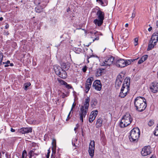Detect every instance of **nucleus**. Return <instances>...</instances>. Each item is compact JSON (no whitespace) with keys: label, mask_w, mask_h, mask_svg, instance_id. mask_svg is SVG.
<instances>
[{"label":"nucleus","mask_w":158,"mask_h":158,"mask_svg":"<svg viewBox=\"0 0 158 158\" xmlns=\"http://www.w3.org/2000/svg\"><path fill=\"white\" fill-rule=\"evenodd\" d=\"M134 105L137 111L140 112L143 111L147 107L145 99L143 97H137L134 100Z\"/></svg>","instance_id":"nucleus-1"},{"label":"nucleus","mask_w":158,"mask_h":158,"mask_svg":"<svg viewBox=\"0 0 158 158\" xmlns=\"http://www.w3.org/2000/svg\"><path fill=\"white\" fill-rule=\"evenodd\" d=\"M103 20L98 19L94 20V23L96 26L98 27L101 26L103 23Z\"/></svg>","instance_id":"nucleus-22"},{"label":"nucleus","mask_w":158,"mask_h":158,"mask_svg":"<svg viewBox=\"0 0 158 158\" xmlns=\"http://www.w3.org/2000/svg\"><path fill=\"white\" fill-rule=\"evenodd\" d=\"M114 58L112 56L108 57L104 60L100 61V64L102 66H105L106 67L112 65L114 63Z\"/></svg>","instance_id":"nucleus-7"},{"label":"nucleus","mask_w":158,"mask_h":158,"mask_svg":"<svg viewBox=\"0 0 158 158\" xmlns=\"http://www.w3.org/2000/svg\"><path fill=\"white\" fill-rule=\"evenodd\" d=\"M3 55L2 53L0 52V65L2 64V61L3 60Z\"/></svg>","instance_id":"nucleus-34"},{"label":"nucleus","mask_w":158,"mask_h":158,"mask_svg":"<svg viewBox=\"0 0 158 158\" xmlns=\"http://www.w3.org/2000/svg\"><path fill=\"white\" fill-rule=\"evenodd\" d=\"M78 126H79V125H78V124H77L76 125V127L74 128V130L75 131L76 133V130L78 128Z\"/></svg>","instance_id":"nucleus-43"},{"label":"nucleus","mask_w":158,"mask_h":158,"mask_svg":"<svg viewBox=\"0 0 158 158\" xmlns=\"http://www.w3.org/2000/svg\"><path fill=\"white\" fill-rule=\"evenodd\" d=\"M144 61H143L142 60V59L141 58L138 61V64H141Z\"/></svg>","instance_id":"nucleus-42"},{"label":"nucleus","mask_w":158,"mask_h":158,"mask_svg":"<svg viewBox=\"0 0 158 158\" xmlns=\"http://www.w3.org/2000/svg\"><path fill=\"white\" fill-rule=\"evenodd\" d=\"M98 113V111L95 110L92 111L90 113L89 116V123H92Z\"/></svg>","instance_id":"nucleus-12"},{"label":"nucleus","mask_w":158,"mask_h":158,"mask_svg":"<svg viewBox=\"0 0 158 158\" xmlns=\"http://www.w3.org/2000/svg\"><path fill=\"white\" fill-rule=\"evenodd\" d=\"M87 67H86V66H84V67H83V68L82 69V70L84 72H85L87 70Z\"/></svg>","instance_id":"nucleus-39"},{"label":"nucleus","mask_w":158,"mask_h":158,"mask_svg":"<svg viewBox=\"0 0 158 158\" xmlns=\"http://www.w3.org/2000/svg\"><path fill=\"white\" fill-rule=\"evenodd\" d=\"M14 64L13 63H10V65L11 66H13Z\"/></svg>","instance_id":"nucleus-49"},{"label":"nucleus","mask_w":158,"mask_h":158,"mask_svg":"<svg viewBox=\"0 0 158 158\" xmlns=\"http://www.w3.org/2000/svg\"><path fill=\"white\" fill-rule=\"evenodd\" d=\"M9 66V64H6L4 66H5V67H8Z\"/></svg>","instance_id":"nucleus-48"},{"label":"nucleus","mask_w":158,"mask_h":158,"mask_svg":"<svg viewBox=\"0 0 158 158\" xmlns=\"http://www.w3.org/2000/svg\"><path fill=\"white\" fill-rule=\"evenodd\" d=\"M154 134L156 136H158V128L156 127L155 129Z\"/></svg>","instance_id":"nucleus-37"},{"label":"nucleus","mask_w":158,"mask_h":158,"mask_svg":"<svg viewBox=\"0 0 158 158\" xmlns=\"http://www.w3.org/2000/svg\"><path fill=\"white\" fill-rule=\"evenodd\" d=\"M103 119L101 118H99L96 121L95 124L96 127L98 128L102 127L103 125Z\"/></svg>","instance_id":"nucleus-19"},{"label":"nucleus","mask_w":158,"mask_h":158,"mask_svg":"<svg viewBox=\"0 0 158 158\" xmlns=\"http://www.w3.org/2000/svg\"><path fill=\"white\" fill-rule=\"evenodd\" d=\"M154 124V121L153 120H151L148 122V125L151 127Z\"/></svg>","instance_id":"nucleus-35"},{"label":"nucleus","mask_w":158,"mask_h":158,"mask_svg":"<svg viewBox=\"0 0 158 158\" xmlns=\"http://www.w3.org/2000/svg\"><path fill=\"white\" fill-rule=\"evenodd\" d=\"M10 61L9 60L7 61L6 63V64H10Z\"/></svg>","instance_id":"nucleus-47"},{"label":"nucleus","mask_w":158,"mask_h":158,"mask_svg":"<svg viewBox=\"0 0 158 158\" xmlns=\"http://www.w3.org/2000/svg\"><path fill=\"white\" fill-rule=\"evenodd\" d=\"M48 153L46 155V157H47V158H49V156H50V152L49 149H48Z\"/></svg>","instance_id":"nucleus-40"},{"label":"nucleus","mask_w":158,"mask_h":158,"mask_svg":"<svg viewBox=\"0 0 158 158\" xmlns=\"http://www.w3.org/2000/svg\"><path fill=\"white\" fill-rule=\"evenodd\" d=\"M135 16V14H134L133 13L132 14V17L133 18H134Z\"/></svg>","instance_id":"nucleus-50"},{"label":"nucleus","mask_w":158,"mask_h":158,"mask_svg":"<svg viewBox=\"0 0 158 158\" xmlns=\"http://www.w3.org/2000/svg\"><path fill=\"white\" fill-rule=\"evenodd\" d=\"M3 19V18L2 17H0V21H2Z\"/></svg>","instance_id":"nucleus-52"},{"label":"nucleus","mask_w":158,"mask_h":158,"mask_svg":"<svg viewBox=\"0 0 158 158\" xmlns=\"http://www.w3.org/2000/svg\"><path fill=\"white\" fill-rule=\"evenodd\" d=\"M124 79V77L120 74H119L117 77L115 85L118 87L120 86L122 83V82Z\"/></svg>","instance_id":"nucleus-15"},{"label":"nucleus","mask_w":158,"mask_h":158,"mask_svg":"<svg viewBox=\"0 0 158 158\" xmlns=\"http://www.w3.org/2000/svg\"><path fill=\"white\" fill-rule=\"evenodd\" d=\"M138 39L137 38H135L134 39V45L135 46H136L138 44Z\"/></svg>","instance_id":"nucleus-38"},{"label":"nucleus","mask_w":158,"mask_h":158,"mask_svg":"<svg viewBox=\"0 0 158 158\" xmlns=\"http://www.w3.org/2000/svg\"><path fill=\"white\" fill-rule=\"evenodd\" d=\"M90 101V98L89 97H87L85 99V102L84 103V107L87 109H88L89 104V102Z\"/></svg>","instance_id":"nucleus-25"},{"label":"nucleus","mask_w":158,"mask_h":158,"mask_svg":"<svg viewBox=\"0 0 158 158\" xmlns=\"http://www.w3.org/2000/svg\"><path fill=\"white\" fill-rule=\"evenodd\" d=\"M35 11H36V12H37L40 13V12H41L42 11V9H41V10H40L38 8H35Z\"/></svg>","instance_id":"nucleus-41"},{"label":"nucleus","mask_w":158,"mask_h":158,"mask_svg":"<svg viewBox=\"0 0 158 158\" xmlns=\"http://www.w3.org/2000/svg\"><path fill=\"white\" fill-rule=\"evenodd\" d=\"M27 152L25 150H23V152L22 158H26L27 157Z\"/></svg>","instance_id":"nucleus-32"},{"label":"nucleus","mask_w":158,"mask_h":158,"mask_svg":"<svg viewBox=\"0 0 158 158\" xmlns=\"http://www.w3.org/2000/svg\"><path fill=\"white\" fill-rule=\"evenodd\" d=\"M94 80L92 77H89L86 81L85 84V92L87 93L90 89L92 82Z\"/></svg>","instance_id":"nucleus-9"},{"label":"nucleus","mask_w":158,"mask_h":158,"mask_svg":"<svg viewBox=\"0 0 158 158\" xmlns=\"http://www.w3.org/2000/svg\"><path fill=\"white\" fill-rule=\"evenodd\" d=\"M98 103L97 100L96 99H94L92 100L91 102V106L93 108H95Z\"/></svg>","instance_id":"nucleus-27"},{"label":"nucleus","mask_w":158,"mask_h":158,"mask_svg":"<svg viewBox=\"0 0 158 158\" xmlns=\"http://www.w3.org/2000/svg\"><path fill=\"white\" fill-rule=\"evenodd\" d=\"M54 69L55 73L57 75L60 74V72L62 69L59 65H56L54 66Z\"/></svg>","instance_id":"nucleus-21"},{"label":"nucleus","mask_w":158,"mask_h":158,"mask_svg":"<svg viewBox=\"0 0 158 158\" xmlns=\"http://www.w3.org/2000/svg\"><path fill=\"white\" fill-rule=\"evenodd\" d=\"M9 27V24H7L5 26V28L6 29H8Z\"/></svg>","instance_id":"nucleus-45"},{"label":"nucleus","mask_w":158,"mask_h":158,"mask_svg":"<svg viewBox=\"0 0 158 158\" xmlns=\"http://www.w3.org/2000/svg\"><path fill=\"white\" fill-rule=\"evenodd\" d=\"M97 19L103 20L104 19L105 14L103 12L98 10L97 12Z\"/></svg>","instance_id":"nucleus-18"},{"label":"nucleus","mask_w":158,"mask_h":158,"mask_svg":"<svg viewBox=\"0 0 158 158\" xmlns=\"http://www.w3.org/2000/svg\"><path fill=\"white\" fill-rule=\"evenodd\" d=\"M91 44V42H90V43H89L87 45H86V46H89V45H90Z\"/></svg>","instance_id":"nucleus-53"},{"label":"nucleus","mask_w":158,"mask_h":158,"mask_svg":"<svg viewBox=\"0 0 158 158\" xmlns=\"http://www.w3.org/2000/svg\"><path fill=\"white\" fill-rule=\"evenodd\" d=\"M152 30V27L151 26H150V27L148 29V30L149 31H151Z\"/></svg>","instance_id":"nucleus-44"},{"label":"nucleus","mask_w":158,"mask_h":158,"mask_svg":"<svg viewBox=\"0 0 158 158\" xmlns=\"http://www.w3.org/2000/svg\"><path fill=\"white\" fill-rule=\"evenodd\" d=\"M95 149V142L94 140L91 141L89 148V153L91 157L94 156Z\"/></svg>","instance_id":"nucleus-10"},{"label":"nucleus","mask_w":158,"mask_h":158,"mask_svg":"<svg viewBox=\"0 0 158 158\" xmlns=\"http://www.w3.org/2000/svg\"><path fill=\"white\" fill-rule=\"evenodd\" d=\"M58 75L60 77L63 79H65L67 77V73L63 69H62L60 72V74H58Z\"/></svg>","instance_id":"nucleus-20"},{"label":"nucleus","mask_w":158,"mask_h":158,"mask_svg":"<svg viewBox=\"0 0 158 158\" xmlns=\"http://www.w3.org/2000/svg\"><path fill=\"white\" fill-rule=\"evenodd\" d=\"M31 84L30 82H27L24 84V89L25 90H27V88L29 86H30Z\"/></svg>","instance_id":"nucleus-30"},{"label":"nucleus","mask_w":158,"mask_h":158,"mask_svg":"<svg viewBox=\"0 0 158 158\" xmlns=\"http://www.w3.org/2000/svg\"><path fill=\"white\" fill-rule=\"evenodd\" d=\"M93 85L95 89L100 91L102 88V85L100 81L99 80L95 81L93 83Z\"/></svg>","instance_id":"nucleus-14"},{"label":"nucleus","mask_w":158,"mask_h":158,"mask_svg":"<svg viewBox=\"0 0 158 158\" xmlns=\"http://www.w3.org/2000/svg\"><path fill=\"white\" fill-rule=\"evenodd\" d=\"M90 51H91V52L92 53L93 52V50L92 49H90Z\"/></svg>","instance_id":"nucleus-57"},{"label":"nucleus","mask_w":158,"mask_h":158,"mask_svg":"<svg viewBox=\"0 0 158 158\" xmlns=\"http://www.w3.org/2000/svg\"><path fill=\"white\" fill-rule=\"evenodd\" d=\"M69 10V8L67 10V12H68V10Z\"/></svg>","instance_id":"nucleus-59"},{"label":"nucleus","mask_w":158,"mask_h":158,"mask_svg":"<svg viewBox=\"0 0 158 158\" xmlns=\"http://www.w3.org/2000/svg\"><path fill=\"white\" fill-rule=\"evenodd\" d=\"M60 82L61 84L64 85L67 89H69L72 88V87L70 85L68 84L66 82L64 81L61 80L60 81Z\"/></svg>","instance_id":"nucleus-26"},{"label":"nucleus","mask_w":158,"mask_h":158,"mask_svg":"<svg viewBox=\"0 0 158 158\" xmlns=\"http://www.w3.org/2000/svg\"><path fill=\"white\" fill-rule=\"evenodd\" d=\"M61 66L62 69L66 70L68 69L70 67V64L68 62L62 63L61 64Z\"/></svg>","instance_id":"nucleus-23"},{"label":"nucleus","mask_w":158,"mask_h":158,"mask_svg":"<svg viewBox=\"0 0 158 158\" xmlns=\"http://www.w3.org/2000/svg\"><path fill=\"white\" fill-rule=\"evenodd\" d=\"M150 89L152 92H157L158 91V83L154 82L152 83L150 87Z\"/></svg>","instance_id":"nucleus-13"},{"label":"nucleus","mask_w":158,"mask_h":158,"mask_svg":"<svg viewBox=\"0 0 158 158\" xmlns=\"http://www.w3.org/2000/svg\"><path fill=\"white\" fill-rule=\"evenodd\" d=\"M88 109L85 108L83 106H81L79 111V116L80 119L82 123L83 121V118H85L87 114Z\"/></svg>","instance_id":"nucleus-8"},{"label":"nucleus","mask_w":158,"mask_h":158,"mask_svg":"<svg viewBox=\"0 0 158 158\" xmlns=\"http://www.w3.org/2000/svg\"><path fill=\"white\" fill-rule=\"evenodd\" d=\"M64 96H65V95H63L62 96V98H64Z\"/></svg>","instance_id":"nucleus-54"},{"label":"nucleus","mask_w":158,"mask_h":158,"mask_svg":"<svg viewBox=\"0 0 158 158\" xmlns=\"http://www.w3.org/2000/svg\"><path fill=\"white\" fill-rule=\"evenodd\" d=\"M74 51L77 54H79L81 52V49L80 48H75L74 50Z\"/></svg>","instance_id":"nucleus-33"},{"label":"nucleus","mask_w":158,"mask_h":158,"mask_svg":"<svg viewBox=\"0 0 158 158\" xmlns=\"http://www.w3.org/2000/svg\"><path fill=\"white\" fill-rule=\"evenodd\" d=\"M129 90V82L127 79H125L123 84L119 96L121 98H124L126 96Z\"/></svg>","instance_id":"nucleus-4"},{"label":"nucleus","mask_w":158,"mask_h":158,"mask_svg":"<svg viewBox=\"0 0 158 158\" xmlns=\"http://www.w3.org/2000/svg\"><path fill=\"white\" fill-rule=\"evenodd\" d=\"M52 149H55L56 148V140L55 139H53L52 142Z\"/></svg>","instance_id":"nucleus-31"},{"label":"nucleus","mask_w":158,"mask_h":158,"mask_svg":"<svg viewBox=\"0 0 158 158\" xmlns=\"http://www.w3.org/2000/svg\"><path fill=\"white\" fill-rule=\"evenodd\" d=\"M3 64H5V63L4 62H3Z\"/></svg>","instance_id":"nucleus-60"},{"label":"nucleus","mask_w":158,"mask_h":158,"mask_svg":"<svg viewBox=\"0 0 158 158\" xmlns=\"http://www.w3.org/2000/svg\"><path fill=\"white\" fill-rule=\"evenodd\" d=\"M77 138H76V137H75V138H73L72 139V143L73 145L74 146H75V147L77 146V145H76V142H77Z\"/></svg>","instance_id":"nucleus-29"},{"label":"nucleus","mask_w":158,"mask_h":158,"mask_svg":"<svg viewBox=\"0 0 158 158\" xmlns=\"http://www.w3.org/2000/svg\"><path fill=\"white\" fill-rule=\"evenodd\" d=\"M102 6H106L108 4L107 0H96Z\"/></svg>","instance_id":"nucleus-24"},{"label":"nucleus","mask_w":158,"mask_h":158,"mask_svg":"<svg viewBox=\"0 0 158 158\" xmlns=\"http://www.w3.org/2000/svg\"><path fill=\"white\" fill-rule=\"evenodd\" d=\"M94 56L93 55H90V56L89 57V58H90V57H92Z\"/></svg>","instance_id":"nucleus-55"},{"label":"nucleus","mask_w":158,"mask_h":158,"mask_svg":"<svg viewBox=\"0 0 158 158\" xmlns=\"http://www.w3.org/2000/svg\"><path fill=\"white\" fill-rule=\"evenodd\" d=\"M32 131V128L31 127H23L19 129L20 132L22 134L28 133L31 132Z\"/></svg>","instance_id":"nucleus-17"},{"label":"nucleus","mask_w":158,"mask_h":158,"mask_svg":"<svg viewBox=\"0 0 158 158\" xmlns=\"http://www.w3.org/2000/svg\"><path fill=\"white\" fill-rule=\"evenodd\" d=\"M92 34V36L91 37L92 38H93V42L95 40H98L99 39V36L102 35V34L97 31H95L94 33L91 32Z\"/></svg>","instance_id":"nucleus-16"},{"label":"nucleus","mask_w":158,"mask_h":158,"mask_svg":"<svg viewBox=\"0 0 158 158\" xmlns=\"http://www.w3.org/2000/svg\"><path fill=\"white\" fill-rule=\"evenodd\" d=\"M151 152L150 147V146H145L142 148L141 153L142 156H145L150 154Z\"/></svg>","instance_id":"nucleus-11"},{"label":"nucleus","mask_w":158,"mask_h":158,"mask_svg":"<svg viewBox=\"0 0 158 158\" xmlns=\"http://www.w3.org/2000/svg\"><path fill=\"white\" fill-rule=\"evenodd\" d=\"M132 120L130 114L126 113L123 116L120 122L119 126L122 128L125 127L129 125Z\"/></svg>","instance_id":"nucleus-2"},{"label":"nucleus","mask_w":158,"mask_h":158,"mask_svg":"<svg viewBox=\"0 0 158 158\" xmlns=\"http://www.w3.org/2000/svg\"><path fill=\"white\" fill-rule=\"evenodd\" d=\"M128 26V23H126L125 25V26L126 27H127Z\"/></svg>","instance_id":"nucleus-51"},{"label":"nucleus","mask_w":158,"mask_h":158,"mask_svg":"<svg viewBox=\"0 0 158 158\" xmlns=\"http://www.w3.org/2000/svg\"><path fill=\"white\" fill-rule=\"evenodd\" d=\"M140 135V131L138 128H133L130 132V136H129L130 141L134 142H136Z\"/></svg>","instance_id":"nucleus-3"},{"label":"nucleus","mask_w":158,"mask_h":158,"mask_svg":"<svg viewBox=\"0 0 158 158\" xmlns=\"http://www.w3.org/2000/svg\"><path fill=\"white\" fill-rule=\"evenodd\" d=\"M150 158H156V157H155V156H152L151 157H150Z\"/></svg>","instance_id":"nucleus-56"},{"label":"nucleus","mask_w":158,"mask_h":158,"mask_svg":"<svg viewBox=\"0 0 158 158\" xmlns=\"http://www.w3.org/2000/svg\"><path fill=\"white\" fill-rule=\"evenodd\" d=\"M148 56L147 55H145L143 56L141 58L143 61H145L148 58Z\"/></svg>","instance_id":"nucleus-36"},{"label":"nucleus","mask_w":158,"mask_h":158,"mask_svg":"<svg viewBox=\"0 0 158 158\" xmlns=\"http://www.w3.org/2000/svg\"><path fill=\"white\" fill-rule=\"evenodd\" d=\"M156 127H157L158 128V124H157V126Z\"/></svg>","instance_id":"nucleus-58"},{"label":"nucleus","mask_w":158,"mask_h":158,"mask_svg":"<svg viewBox=\"0 0 158 158\" xmlns=\"http://www.w3.org/2000/svg\"><path fill=\"white\" fill-rule=\"evenodd\" d=\"M10 131L12 132H14L15 131V130L13 129V128H11L10 129Z\"/></svg>","instance_id":"nucleus-46"},{"label":"nucleus","mask_w":158,"mask_h":158,"mask_svg":"<svg viewBox=\"0 0 158 158\" xmlns=\"http://www.w3.org/2000/svg\"><path fill=\"white\" fill-rule=\"evenodd\" d=\"M75 106H76V104H75L74 102V103H73V104L72 105L71 110H70V112H69V114L67 118L66 119V121H68V120H69V118H70L69 116L70 115L72 111L73 110V108L75 107Z\"/></svg>","instance_id":"nucleus-28"},{"label":"nucleus","mask_w":158,"mask_h":158,"mask_svg":"<svg viewBox=\"0 0 158 158\" xmlns=\"http://www.w3.org/2000/svg\"><path fill=\"white\" fill-rule=\"evenodd\" d=\"M158 40V32H155L152 35L149 41L147 48L148 51H149L153 48Z\"/></svg>","instance_id":"nucleus-5"},{"label":"nucleus","mask_w":158,"mask_h":158,"mask_svg":"<svg viewBox=\"0 0 158 158\" xmlns=\"http://www.w3.org/2000/svg\"><path fill=\"white\" fill-rule=\"evenodd\" d=\"M133 61L131 60H125L121 59L117 60L116 64L118 67L123 68L130 64Z\"/></svg>","instance_id":"nucleus-6"}]
</instances>
